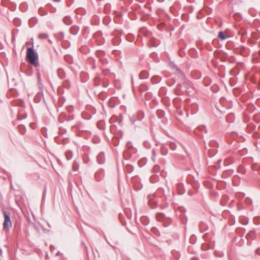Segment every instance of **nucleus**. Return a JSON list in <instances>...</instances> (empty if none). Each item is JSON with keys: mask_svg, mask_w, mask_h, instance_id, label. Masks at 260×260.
Listing matches in <instances>:
<instances>
[{"mask_svg": "<svg viewBox=\"0 0 260 260\" xmlns=\"http://www.w3.org/2000/svg\"><path fill=\"white\" fill-rule=\"evenodd\" d=\"M26 57L29 63L35 67L39 66L38 55L35 52L33 48L29 47L27 49Z\"/></svg>", "mask_w": 260, "mask_h": 260, "instance_id": "nucleus-1", "label": "nucleus"}, {"mask_svg": "<svg viewBox=\"0 0 260 260\" xmlns=\"http://www.w3.org/2000/svg\"><path fill=\"white\" fill-rule=\"evenodd\" d=\"M4 216V222L3 223V229L8 232L10 231V228L12 227V222L10 219V213L5 211H3Z\"/></svg>", "mask_w": 260, "mask_h": 260, "instance_id": "nucleus-2", "label": "nucleus"}, {"mask_svg": "<svg viewBox=\"0 0 260 260\" xmlns=\"http://www.w3.org/2000/svg\"><path fill=\"white\" fill-rule=\"evenodd\" d=\"M144 117V114L142 111H139L138 113L132 115L130 118V120L131 122L134 125L137 124V121H140L142 120Z\"/></svg>", "mask_w": 260, "mask_h": 260, "instance_id": "nucleus-3", "label": "nucleus"}, {"mask_svg": "<svg viewBox=\"0 0 260 260\" xmlns=\"http://www.w3.org/2000/svg\"><path fill=\"white\" fill-rule=\"evenodd\" d=\"M160 196V197L162 196L164 197V199H166V197L168 196L167 193H165V190L162 187H159L157 189L156 192L153 195H149L148 196V199H149V201L153 200V198H156L157 196Z\"/></svg>", "mask_w": 260, "mask_h": 260, "instance_id": "nucleus-4", "label": "nucleus"}, {"mask_svg": "<svg viewBox=\"0 0 260 260\" xmlns=\"http://www.w3.org/2000/svg\"><path fill=\"white\" fill-rule=\"evenodd\" d=\"M105 176V172L103 169L98 170L95 174V178L97 181L102 180Z\"/></svg>", "mask_w": 260, "mask_h": 260, "instance_id": "nucleus-5", "label": "nucleus"}, {"mask_svg": "<svg viewBox=\"0 0 260 260\" xmlns=\"http://www.w3.org/2000/svg\"><path fill=\"white\" fill-rule=\"evenodd\" d=\"M97 161L100 164H103L105 162V157L104 152H101L98 154L97 156Z\"/></svg>", "mask_w": 260, "mask_h": 260, "instance_id": "nucleus-6", "label": "nucleus"}, {"mask_svg": "<svg viewBox=\"0 0 260 260\" xmlns=\"http://www.w3.org/2000/svg\"><path fill=\"white\" fill-rule=\"evenodd\" d=\"M177 189L180 194H182L184 192V185L182 183H178L176 185Z\"/></svg>", "mask_w": 260, "mask_h": 260, "instance_id": "nucleus-7", "label": "nucleus"}, {"mask_svg": "<svg viewBox=\"0 0 260 260\" xmlns=\"http://www.w3.org/2000/svg\"><path fill=\"white\" fill-rule=\"evenodd\" d=\"M149 77V73L146 71H142L139 74V78L141 79H146Z\"/></svg>", "mask_w": 260, "mask_h": 260, "instance_id": "nucleus-8", "label": "nucleus"}, {"mask_svg": "<svg viewBox=\"0 0 260 260\" xmlns=\"http://www.w3.org/2000/svg\"><path fill=\"white\" fill-rule=\"evenodd\" d=\"M79 30V27L77 25H73L70 28V32L73 35H77Z\"/></svg>", "mask_w": 260, "mask_h": 260, "instance_id": "nucleus-9", "label": "nucleus"}, {"mask_svg": "<svg viewBox=\"0 0 260 260\" xmlns=\"http://www.w3.org/2000/svg\"><path fill=\"white\" fill-rule=\"evenodd\" d=\"M63 21L64 24L68 25L71 24L72 23V20L71 17L69 16H65L63 19Z\"/></svg>", "mask_w": 260, "mask_h": 260, "instance_id": "nucleus-10", "label": "nucleus"}, {"mask_svg": "<svg viewBox=\"0 0 260 260\" xmlns=\"http://www.w3.org/2000/svg\"><path fill=\"white\" fill-rule=\"evenodd\" d=\"M218 37L221 40H224L229 37L228 36L225 35L222 31H220L218 33Z\"/></svg>", "mask_w": 260, "mask_h": 260, "instance_id": "nucleus-11", "label": "nucleus"}, {"mask_svg": "<svg viewBox=\"0 0 260 260\" xmlns=\"http://www.w3.org/2000/svg\"><path fill=\"white\" fill-rule=\"evenodd\" d=\"M65 154L67 159L68 160L71 159L73 157V153L70 150L67 151Z\"/></svg>", "mask_w": 260, "mask_h": 260, "instance_id": "nucleus-12", "label": "nucleus"}, {"mask_svg": "<svg viewBox=\"0 0 260 260\" xmlns=\"http://www.w3.org/2000/svg\"><path fill=\"white\" fill-rule=\"evenodd\" d=\"M141 221L144 225H147L149 222V219H148V218L147 217H145V216L142 217L141 218Z\"/></svg>", "mask_w": 260, "mask_h": 260, "instance_id": "nucleus-13", "label": "nucleus"}, {"mask_svg": "<svg viewBox=\"0 0 260 260\" xmlns=\"http://www.w3.org/2000/svg\"><path fill=\"white\" fill-rule=\"evenodd\" d=\"M38 86L40 90V91L42 92L43 86V84H42L41 79L38 80Z\"/></svg>", "mask_w": 260, "mask_h": 260, "instance_id": "nucleus-14", "label": "nucleus"}, {"mask_svg": "<svg viewBox=\"0 0 260 260\" xmlns=\"http://www.w3.org/2000/svg\"><path fill=\"white\" fill-rule=\"evenodd\" d=\"M164 216L165 215L163 213H159L156 214V217L158 220H161L163 219Z\"/></svg>", "mask_w": 260, "mask_h": 260, "instance_id": "nucleus-15", "label": "nucleus"}, {"mask_svg": "<svg viewBox=\"0 0 260 260\" xmlns=\"http://www.w3.org/2000/svg\"><path fill=\"white\" fill-rule=\"evenodd\" d=\"M39 38L41 39H45L48 38V36L47 34L41 33L39 34Z\"/></svg>", "mask_w": 260, "mask_h": 260, "instance_id": "nucleus-16", "label": "nucleus"}, {"mask_svg": "<svg viewBox=\"0 0 260 260\" xmlns=\"http://www.w3.org/2000/svg\"><path fill=\"white\" fill-rule=\"evenodd\" d=\"M143 146L146 149H149L151 147V144L147 141H145L143 142Z\"/></svg>", "mask_w": 260, "mask_h": 260, "instance_id": "nucleus-17", "label": "nucleus"}, {"mask_svg": "<svg viewBox=\"0 0 260 260\" xmlns=\"http://www.w3.org/2000/svg\"><path fill=\"white\" fill-rule=\"evenodd\" d=\"M198 106L197 104L193 103V104H192L191 109L192 110H193V111L192 112V113H195L197 112V109H198Z\"/></svg>", "mask_w": 260, "mask_h": 260, "instance_id": "nucleus-18", "label": "nucleus"}, {"mask_svg": "<svg viewBox=\"0 0 260 260\" xmlns=\"http://www.w3.org/2000/svg\"><path fill=\"white\" fill-rule=\"evenodd\" d=\"M198 129H199L202 132H204L205 133H207V129L206 126L204 125H202V126H199L198 128Z\"/></svg>", "mask_w": 260, "mask_h": 260, "instance_id": "nucleus-19", "label": "nucleus"}, {"mask_svg": "<svg viewBox=\"0 0 260 260\" xmlns=\"http://www.w3.org/2000/svg\"><path fill=\"white\" fill-rule=\"evenodd\" d=\"M160 170V167L157 165H155L154 167H153V171L155 172V173H157L158 172H159V171Z\"/></svg>", "mask_w": 260, "mask_h": 260, "instance_id": "nucleus-20", "label": "nucleus"}, {"mask_svg": "<svg viewBox=\"0 0 260 260\" xmlns=\"http://www.w3.org/2000/svg\"><path fill=\"white\" fill-rule=\"evenodd\" d=\"M156 154H155V150L154 149H153L152 150V157H151V158L153 160V161H155V159H156Z\"/></svg>", "mask_w": 260, "mask_h": 260, "instance_id": "nucleus-21", "label": "nucleus"}, {"mask_svg": "<svg viewBox=\"0 0 260 260\" xmlns=\"http://www.w3.org/2000/svg\"><path fill=\"white\" fill-rule=\"evenodd\" d=\"M170 147L172 150H174L176 149V144L174 143H171L170 144Z\"/></svg>", "mask_w": 260, "mask_h": 260, "instance_id": "nucleus-22", "label": "nucleus"}, {"mask_svg": "<svg viewBox=\"0 0 260 260\" xmlns=\"http://www.w3.org/2000/svg\"><path fill=\"white\" fill-rule=\"evenodd\" d=\"M161 151L162 154L165 155L167 153V150L166 149V148L162 146L161 148Z\"/></svg>", "mask_w": 260, "mask_h": 260, "instance_id": "nucleus-23", "label": "nucleus"}, {"mask_svg": "<svg viewBox=\"0 0 260 260\" xmlns=\"http://www.w3.org/2000/svg\"><path fill=\"white\" fill-rule=\"evenodd\" d=\"M37 78H38V80L41 79V74L39 71L37 72Z\"/></svg>", "mask_w": 260, "mask_h": 260, "instance_id": "nucleus-24", "label": "nucleus"}, {"mask_svg": "<svg viewBox=\"0 0 260 260\" xmlns=\"http://www.w3.org/2000/svg\"><path fill=\"white\" fill-rule=\"evenodd\" d=\"M50 250L52 252L53 250H54L55 249V247L53 245H51L50 246Z\"/></svg>", "mask_w": 260, "mask_h": 260, "instance_id": "nucleus-25", "label": "nucleus"}, {"mask_svg": "<svg viewBox=\"0 0 260 260\" xmlns=\"http://www.w3.org/2000/svg\"><path fill=\"white\" fill-rule=\"evenodd\" d=\"M36 21V19L34 18H31L29 20V24L30 25L31 22H33L34 21Z\"/></svg>", "mask_w": 260, "mask_h": 260, "instance_id": "nucleus-26", "label": "nucleus"}, {"mask_svg": "<svg viewBox=\"0 0 260 260\" xmlns=\"http://www.w3.org/2000/svg\"><path fill=\"white\" fill-rule=\"evenodd\" d=\"M127 147H131V142H128V143H127Z\"/></svg>", "mask_w": 260, "mask_h": 260, "instance_id": "nucleus-27", "label": "nucleus"}, {"mask_svg": "<svg viewBox=\"0 0 260 260\" xmlns=\"http://www.w3.org/2000/svg\"><path fill=\"white\" fill-rule=\"evenodd\" d=\"M131 79H132V83L133 84V77H132Z\"/></svg>", "mask_w": 260, "mask_h": 260, "instance_id": "nucleus-28", "label": "nucleus"}, {"mask_svg": "<svg viewBox=\"0 0 260 260\" xmlns=\"http://www.w3.org/2000/svg\"><path fill=\"white\" fill-rule=\"evenodd\" d=\"M210 143H215V142H214V141H212V142H211Z\"/></svg>", "mask_w": 260, "mask_h": 260, "instance_id": "nucleus-29", "label": "nucleus"}]
</instances>
